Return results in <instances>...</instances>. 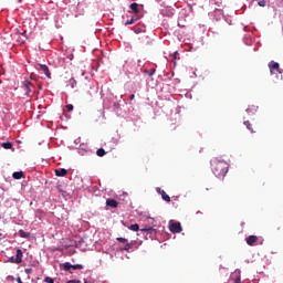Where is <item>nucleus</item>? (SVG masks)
Listing matches in <instances>:
<instances>
[{
	"instance_id": "obj_31",
	"label": "nucleus",
	"mask_w": 283,
	"mask_h": 283,
	"mask_svg": "<svg viewBox=\"0 0 283 283\" xmlns=\"http://www.w3.org/2000/svg\"><path fill=\"white\" fill-rule=\"evenodd\" d=\"M17 282H18V283H23V281L21 280V277H18V279H17Z\"/></svg>"
},
{
	"instance_id": "obj_5",
	"label": "nucleus",
	"mask_w": 283,
	"mask_h": 283,
	"mask_svg": "<svg viewBox=\"0 0 283 283\" xmlns=\"http://www.w3.org/2000/svg\"><path fill=\"white\" fill-rule=\"evenodd\" d=\"M169 231L171 233H180L182 231V226L180 224V222L170 223Z\"/></svg>"
},
{
	"instance_id": "obj_2",
	"label": "nucleus",
	"mask_w": 283,
	"mask_h": 283,
	"mask_svg": "<svg viewBox=\"0 0 283 283\" xmlns=\"http://www.w3.org/2000/svg\"><path fill=\"white\" fill-rule=\"evenodd\" d=\"M245 242L249 247H255L256 244H264V239L258 235H249L245 238Z\"/></svg>"
},
{
	"instance_id": "obj_35",
	"label": "nucleus",
	"mask_w": 283,
	"mask_h": 283,
	"mask_svg": "<svg viewBox=\"0 0 283 283\" xmlns=\"http://www.w3.org/2000/svg\"><path fill=\"white\" fill-rule=\"evenodd\" d=\"M277 231H280V228H276Z\"/></svg>"
},
{
	"instance_id": "obj_6",
	"label": "nucleus",
	"mask_w": 283,
	"mask_h": 283,
	"mask_svg": "<svg viewBox=\"0 0 283 283\" xmlns=\"http://www.w3.org/2000/svg\"><path fill=\"white\" fill-rule=\"evenodd\" d=\"M140 231L146 233V235H150V238H154L158 233V230L153 227L142 228Z\"/></svg>"
},
{
	"instance_id": "obj_22",
	"label": "nucleus",
	"mask_w": 283,
	"mask_h": 283,
	"mask_svg": "<svg viewBox=\"0 0 283 283\" xmlns=\"http://www.w3.org/2000/svg\"><path fill=\"white\" fill-rule=\"evenodd\" d=\"M144 74H147L148 76H154V74H156V69H151L150 71L145 70Z\"/></svg>"
},
{
	"instance_id": "obj_7",
	"label": "nucleus",
	"mask_w": 283,
	"mask_h": 283,
	"mask_svg": "<svg viewBox=\"0 0 283 283\" xmlns=\"http://www.w3.org/2000/svg\"><path fill=\"white\" fill-rule=\"evenodd\" d=\"M36 70H39V72H43V74H45L48 78L51 77L50 69L48 67V65L38 64Z\"/></svg>"
},
{
	"instance_id": "obj_29",
	"label": "nucleus",
	"mask_w": 283,
	"mask_h": 283,
	"mask_svg": "<svg viewBox=\"0 0 283 283\" xmlns=\"http://www.w3.org/2000/svg\"><path fill=\"white\" fill-rule=\"evenodd\" d=\"M24 273H27V275H30V273H32V269L31 268L24 269Z\"/></svg>"
},
{
	"instance_id": "obj_16",
	"label": "nucleus",
	"mask_w": 283,
	"mask_h": 283,
	"mask_svg": "<svg viewBox=\"0 0 283 283\" xmlns=\"http://www.w3.org/2000/svg\"><path fill=\"white\" fill-rule=\"evenodd\" d=\"M12 176L14 180H21V178H23V171H15Z\"/></svg>"
},
{
	"instance_id": "obj_21",
	"label": "nucleus",
	"mask_w": 283,
	"mask_h": 283,
	"mask_svg": "<svg viewBox=\"0 0 283 283\" xmlns=\"http://www.w3.org/2000/svg\"><path fill=\"white\" fill-rule=\"evenodd\" d=\"M136 21H138V18L137 19L132 18L130 20H127L124 23V25H134V23H136Z\"/></svg>"
},
{
	"instance_id": "obj_18",
	"label": "nucleus",
	"mask_w": 283,
	"mask_h": 283,
	"mask_svg": "<svg viewBox=\"0 0 283 283\" xmlns=\"http://www.w3.org/2000/svg\"><path fill=\"white\" fill-rule=\"evenodd\" d=\"M65 249H70V247H74V241L71 239H67L66 242H64Z\"/></svg>"
},
{
	"instance_id": "obj_17",
	"label": "nucleus",
	"mask_w": 283,
	"mask_h": 283,
	"mask_svg": "<svg viewBox=\"0 0 283 283\" xmlns=\"http://www.w3.org/2000/svg\"><path fill=\"white\" fill-rule=\"evenodd\" d=\"M243 125H245L247 129H249L251 132V134H255V130H253L251 122L245 120L243 122Z\"/></svg>"
},
{
	"instance_id": "obj_20",
	"label": "nucleus",
	"mask_w": 283,
	"mask_h": 283,
	"mask_svg": "<svg viewBox=\"0 0 283 283\" xmlns=\"http://www.w3.org/2000/svg\"><path fill=\"white\" fill-rule=\"evenodd\" d=\"M129 230L130 231H140V226H138V223L132 224V226H129Z\"/></svg>"
},
{
	"instance_id": "obj_25",
	"label": "nucleus",
	"mask_w": 283,
	"mask_h": 283,
	"mask_svg": "<svg viewBox=\"0 0 283 283\" xmlns=\"http://www.w3.org/2000/svg\"><path fill=\"white\" fill-rule=\"evenodd\" d=\"M117 242H120L122 244H127V239L119 237L117 238Z\"/></svg>"
},
{
	"instance_id": "obj_15",
	"label": "nucleus",
	"mask_w": 283,
	"mask_h": 283,
	"mask_svg": "<svg viewBox=\"0 0 283 283\" xmlns=\"http://www.w3.org/2000/svg\"><path fill=\"white\" fill-rule=\"evenodd\" d=\"M18 234L20 238H25L27 240L30 239V232H25V230H19Z\"/></svg>"
},
{
	"instance_id": "obj_23",
	"label": "nucleus",
	"mask_w": 283,
	"mask_h": 283,
	"mask_svg": "<svg viewBox=\"0 0 283 283\" xmlns=\"http://www.w3.org/2000/svg\"><path fill=\"white\" fill-rule=\"evenodd\" d=\"M96 156H99V158H103V156H105V149L98 148L96 151Z\"/></svg>"
},
{
	"instance_id": "obj_3",
	"label": "nucleus",
	"mask_w": 283,
	"mask_h": 283,
	"mask_svg": "<svg viewBox=\"0 0 283 283\" xmlns=\"http://www.w3.org/2000/svg\"><path fill=\"white\" fill-rule=\"evenodd\" d=\"M269 67H270V73L271 74H280L281 78H282V71H280V63H277L275 61H271L269 63Z\"/></svg>"
},
{
	"instance_id": "obj_4",
	"label": "nucleus",
	"mask_w": 283,
	"mask_h": 283,
	"mask_svg": "<svg viewBox=\"0 0 283 283\" xmlns=\"http://www.w3.org/2000/svg\"><path fill=\"white\" fill-rule=\"evenodd\" d=\"M63 269L64 271H70L71 269H73V271H82V269H85V266H83V264L72 265L70 262H65L63 264Z\"/></svg>"
},
{
	"instance_id": "obj_12",
	"label": "nucleus",
	"mask_w": 283,
	"mask_h": 283,
	"mask_svg": "<svg viewBox=\"0 0 283 283\" xmlns=\"http://www.w3.org/2000/svg\"><path fill=\"white\" fill-rule=\"evenodd\" d=\"M159 193H160L163 200H165V202H171V197H169V195H167V192L165 190L159 189Z\"/></svg>"
},
{
	"instance_id": "obj_33",
	"label": "nucleus",
	"mask_w": 283,
	"mask_h": 283,
	"mask_svg": "<svg viewBox=\"0 0 283 283\" xmlns=\"http://www.w3.org/2000/svg\"><path fill=\"white\" fill-rule=\"evenodd\" d=\"M10 260H11V262H13L14 264H17V263L14 262V260H15L14 256H12Z\"/></svg>"
},
{
	"instance_id": "obj_14",
	"label": "nucleus",
	"mask_w": 283,
	"mask_h": 283,
	"mask_svg": "<svg viewBox=\"0 0 283 283\" xmlns=\"http://www.w3.org/2000/svg\"><path fill=\"white\" fill-rule=\"evenodd\" d=\"M130 10L134 12V14H138L140 10L138 9V3L134 2L130 4Z\"/></svg>"
},
{
	"instance_id": "obj_13",
	"label": "nucleus",
	"mask_w": 283,
	"mask_h": 283,
	"mask_svg": "<svg viewBox=\"0 0 283 283\" xmlns=\"http://www.w3.org/2000/svg\"><path fill=\"white\" fill-rule=\"evenodd\" d=\"M32 85V83H30V82H28V81H25L24 83H23V90H24V92H25V94L28 95V94H30V92H32L31 90H30V86Z\"/></svg>"
},
{
	"instance_id": "obj_11",
	"label": "nucleus",
	"mask_w": 283,
	"mask_h": 283,
	"mask_svg": "<svg viewBox=\"0 0 283 283\" xmlns=\"http://www.w3.org/2000/svg\"><path fill=\"white\" fill-rule=\"evenodd\" d=\"M55 176H57L59 178H63L64 176H67V170L65 168L56 169Z\"/></svg>"
},
{
	"instance_id": "obj_9",
	"label": "nucleus",
	"mask_w": 283,
	"mask_h": 283,
	"mask_svg": "<svg viewBox=\"0 0 283 283\" xmlns=\"http://www.w3.org/2000/svg\"><path fill=\"white\" fill-rule=\"evenodd\" d=\"M106 207H111V209H117L118 208V201H116V199H107L106 200Z\"/></svg>"
},
{
	"instance_id": "obj_27",
	"label": "nucleus",
	"mask_w": 283,
	"mask_h": 283,
	"mask_svg": "<svg viewBox=\"0 0 283 283\" xmlns=\"http://www.w3.org/2000/svg\"><path fill=\"white\" fill-rule=\"evenodd\" d=\"M66 109H67V112H73L74 111V105L67 104Z\"/></svg>"
},
{
	"instance_id": "obj_24",
	"label": "nucleus",
	"mask_w": 283,
	"mask_h": 283,
	"mask_svg": "<svg viewBox=\"0 0 283 283\" xmlns=\"http://www.w3.org/2000/svg\"><path fill=\"white\" fill-rule=\"evenodd\" d=\"M129 249H132V243L126 242L125 247L122 248L120 251H129Z\"/></svg>"
},
{
	"instance_id": "obj_34",
	"label": "nucleus",
	"mask_w": 283,
	"mask_h": 283,
	"mask_svg": "<svg viewBox=\"0 0 283 283\" xmlns=\"http://www.w3.org/2000/svg\"><path fill=\"white\" fill-rule=\"evenodd\" d=\"M31 266H36V263L31 264Z\"/></svg>"
},
{
	"instance_id": "obj_8",
	"label": "nucleus",
	"mask_w": 283,
	"mask_h": 283,
	"mask_svg": "<svg viewBox=\"0 0 283 283\" xmlns=\"http://www.w3.org/2000/svg\"><path fill=\"white\" fill-rule=\"evenodd\" d=\"M21 262H23V251L21 249H18L17 253H15L14 263L15 264H21Z\"/></svg>"
},
{
	"instance_id": "obj_10",
	"label": "nucleus",
	"mask_w": 283,
	"mask_h": 283,
	"mask_svg": "<svg viewBox=\"0 0 283 283\" xmlns=\"http://www.w3.org/2000/svg\"><path fill=\"white\" fill-rule=\"evenodd\" d=\"M230 281L233 283H241L240 272L232 273Z\"/></svg>"
},
{
	"instance_id": "obj_28",
	"label": "nucleus",
	"mask_w": 283,
	"mask_h": 283,
	"mask_svg": "<svg viewBox=\"0 0 283 283\" xmlns=\"http://www.w3.org/2000/svg\"><path fill=\"white\" fill-rule=\"evenodd\" d=\"M44 282H46V283H54V280L52 277H50V276H46L44 279Z\"/></svg>"
},
{
	"instance_id": "obj_1",
	"label": "nucleus",
	"mask_w": 283,
	"mask_h": 283,
	"mask_svg": "<svg viewBox=\"0 0 283 283\" xmlns=\"http://www.w3.org/2000/svg\"><path fill=\"white\" fill-rule=\"evenodd\" d=\"M211 170L217 178H224L229 172V164L224 160L213 158L211 160Z\"/></svg>"
},
{
	"instance_id": "obj_30",
	"label": "nucleus",
	"mask_w": 283,
	"mask_h": 283,
	"mask_svg": "<svg viewBox=\"0 0 283 283\" xmlns=\"http://www.w3.org/2000/svg\"><path fill=\"white\" fill-rule=\"evenodd\" d=\"M67 283H81L78 280H71V281H67Z\"/></svg>"
},
{
	"instance_id": "obj_32",
	"label": "nucleus",
	"mask_w": 283,
	"mask_h": 283,
	"mask_svg": "<svg viewBox=\"0 0 283 283\" xmlns=\"http://www.w3.org/2000/svg\"><path fill=\"white\" fill-rule=\"evenodd\" d=\"M134 98H135V95L132 94V95H130V101H134Z\"/></svg>"
},
{
	"instance_id": "obj_19",
	"label": "nucleus",
	"mask_w": 283,
	"mask_h": 283,
	"mask_svg": "<svg viewBox=\"0 0 283 283\" xmlns=\"http://www.w3.org/2000/svg\"><path fill=\"white\" fill-rule=\"evenodd\" d=\"M1 147H3V149H12V143L10 142L2 143Z\"/></svg>"
},
{
	"instance_id": "obj_26",
	"label": "nucleus",
	"mask_w": 283,
	"mask_h": 283,
	"mask_svg": "<svg viewBox=\"0 0 283 283\" xmlns=\"http://www.w3.org/2000/svg\"><path fill=\"white\" fill-rule=\"evenodd\" d=\"M258 6H260L261 8H266V0L259 1Z\"/></svg>"
}]
</instances>
